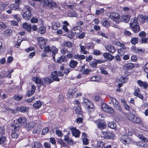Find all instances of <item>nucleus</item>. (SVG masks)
I'll use <instances>...</instances> for the list:
<instances>
[{
	"instance_id": "nucleus-1",
	"label": "nucleus",
	"mask_w": 148,
	"mask_h": 148,
	"mask_svg": "<svg viewBox=\"0 0 148 148\" xmlns=\"http://www.w3.org/2000/svg\"><path fill=\"white\" fill-rule=\"evenodd\" d=\"M82 105L85 108L86 110L89 112H92L94 110V105L88 99H84Z\"/></svg>"
},
{
	"instance_id": "nucleus-2",
	"label": "nucleus",
	"mask_w": 148,
	"mask_h": 148,
	"mask_svg": "<svg viewBox=\"0 0 148 148\" xmlns=\"http://www.w3.org/2000/svg\"><path fill=\"white\" fill-rule=\"evenodd\" d=\"M32 10V8L29 6L27 5L25 7L22 12L23 17L24 19L27 20L30 18L31 16V12Z\"/></svg>"
},
{
	"instance_id": "nucleus-3",
	"label": "nucleus",
	"mask_w": 148,
	"mask_h": 148,
	"mask_svg": "<svg viewBox=\"0 0 148 148\" xmlns=\"http://www.w3.org/2000/svg\"><path fill=\"white\" fill-rule=\"evenodd\" d=\"M26 122V119L25 117H20L18 119L16 123L15 124H12V126L15 127L16 130H20L21 126L24 125Z\"/></svg>"
},
{
	"instance_id": "nucleus-4",
	"label": "nucleus",
	"mask_w": 148,
	"mask_h": 148,
	"mask_svg": "<svg viewBox=\"0 0 148 148\" xmlns=\"http://www.w3.org/2000/svg\"><path fill=\"white\" fill-rule=\"evenodd\" d=\"M125 116L127 119L130 121L137 124H140L141 123L140 119L139 117L134 114L127 113L125 114Z\"/></svg>"
},
{
	"instance_id": "nucleus-5",
	"label": "nucleus",
	"mask_w": 148,
	"mask_h": 148,
	"mask_svg": "<svg viewBox=\"0 0 148 148\" xmlns=\"http://www.w3.org/2000/svg\"><path fill=\"white\" fill-rule=\"evenodd\" d=\"M101 107L103 110L104 112L109 113L110 114H112L114 113L113 108L107 104L105 103L102 104Z\"/></svg>"
},
{
	"instance_id": "nucleus-6",
	"label": "nucleus",
	"mask_w": 148,
	"mask_h": 148,
	"mask_svg": "<svg viewBox=\"0 0 148 148\" xmlns=\"http://www.w3.org/2000/svg\"><path fill=\"white\" fill-rule=\"evenodd\" d=\"M110 98L114 107L116 110L120 111H121V108L117 100L115 98L113 97H110Z\"/></svg>"
},
{
	"instance_id": "nucleus-7",
	"label": "nucleus",
	"mask_w": 148,
	"mask_h": 148,
	"mask_svg": "<svg viewBox=\"0 0 148 148\" xmlns=\"http://www.w3.org/2000/svg\"><path fill=\"white\" fill-rule=\"evenodd\" d=\"M70 129L73 136L76 138H78L79 137L80 132L78 130H77L75 127H70Z\"/></svg>"
},
{
	"instance_id": "nucleus-8",
	"label": "nucleus",
	"mask_w": 148,
	"mask_h": 148,
	"mask_svg": "<svg viewBox=\"0 0 148 148\" xmlns=\"http://www.w3.org/2000/svg\"><path fill=\"white\" fill-rule=\"evenodd\" d=\"M109 17L114 21L118 23L119 18V14L116 13L112 12L110 14Z\"/></svg>"
},
{
	"instance_id": "nucleus-9",
	"label": "nucleus",
	"mask_w": 148,
	"mask_h": 148,
	"mask_svg": "<svg viewBox=\"0 0 148 148\" xmlns=\"http://www.w3.org/2000/svg\"><path fill=\"white\" fill-rule=\"evenodd\" d=\"M120 140L122 143L125 145L130 142V138L126 135L122 136L120 139Z\"/></svg>"
},
{
	"instance_id": "nucleus-10",
	"label": "nucleus",
	"mask_w": 148,
	"mask_h": 148,
	"mask_svg": "<svg viewBox=\"0 0 148 148\" xmlns=\"http://www.w3.org/2000/svg\"><path fill=\"white\" fill-rule=\"evenodd\" d=\"M38 44L40 47L41 49L44 48L45 45V42L44 39L42 37H38L37 38Z\"/></svg>"
},
{
	"instance_id": "nucleus-11",
	"label": "nucleus",
	"mask_w": 148,
	"mask_h": 148,
	"mask_svg": "<svg viewBox=\"0 0 148 148\" xmlns=\"http://www.w3.org/2000/svg\"><path fill=\"white\" fill-rule=\"evenodd\" d=\"M105 48L106 50L112 53H114L116 51L114 46L110 44H108L105 46Z\"/></svg>"
},
{
	"instance_id": "nucleus-12",
	"label": "nucleus",
	"mask_w": 148,
	"mask_h": 148,
	"mask_svg": "<svg viewBox=\"0 0 148 148\" xmlns=\"http://www.w3.org/2000/svg\"><path fill=\"white\" fill-rule=\"evenodd\" d=\"M137 83L140 87H143L144 89H146L148 87V84L147 82L141 80H138Z\"/></svg>"
},
{
	"instance_id": "nucleus-13",
	"label": "nucleus",
	"mask_w": 148,
	"mask_h": 148,
	"mask_svg": "<svg viewBox=\"0 0 148 148\" xmlns=\"http://www.w3.org/2000/svg\"><path fill=\"white\" fill-rule=\"evenodd\" d=\"M45 3L48 6L51 8H56L57 7L56 3L52 0H46Z\"/></svg>"
},
{
	"instance_id": "nucleus-14",
	"label": "nucleus",
	"mask_w": 148,
	"mask_h": 148,
	"mask_svg": "<svg viewBox=\"0 0 148 148\" xmlns=\"http://www.w3.org/2000/svg\"><path fill=\"white\" fill-rule=\"evenodd\" d=\"M134 96H136L141 99L143 98V95L140 93V89L139 88L135 89L134 93Z\"/></svg>"
},
{
	"instance_id": "nucleus-15",
	"label": "nucleus",
	"mask_w": 148,
	"mask_h": 148,
	"mask_svg": "<svg viewBox=\"0 0 148 148\" xmlns=\"http://www.w3.org/2000/svg\"><path fill=\"white\" fill-rule=\"evenodd\" d=\"M14 127L13 129H12V132L11 134L12 137L14 138H16L18 136V131L19 130H16Z\"/></svg>"
},
{
	"instance_id": "nucleus-16",
	"label": "nucleus",
	"mask_w": 148,
	"mask_h": 148,
	"mask_svg": "<svg viewBox=\"0 0 148 148\" xmlns=\"http://www.w3.org/2000/svg\"><path fill=\"white\" fill-rule=\"evenodd\" d=\"M31 88L32 90H31L28 91L26 92V95L28 97L32 95L34 93L36 89V87L34 85H32Z\"/></svg>"
},
{
	"instance_id": "nucleus-17",
	"label": "nucleus",
	"mask_w": 148,
	"mask_h": 148,
	"mask_svg": "<svg viewBox=\"0 0 148 148\" xmlns=\"http://www.w3.org/2000/svg\"><path fill=\"white\" fill-rule=\"evenodd\" d=\"M103 56L105 58L107 59L110 61H112L114 58V57L110 53H106L103 54Z\"/></svg>"
},
{
	"instance_id": "nucleus-18",
	"label": "nucleus",
	"mask_w": 148,
	"mask_h": 148,
	"mask_svg": "<svg viewBox=\"0 0 148 148\" xmlns=\"http://www.w3.org/2000/svg\"><path fill=\"white\" fill-rule=\"evenodd\" d=\"M33 81L36 84H39L40 85H42L43 84L42 80L39 77H35L33 78Z\"/></svg>"
},
{
	"instance_id": "nucleus-19",
	"label": "nucleus",
	"mask_w": 148,
	"mask_h": 148,
	"mask_svg": "<svg viewBox=\"0 0 148 148\" xmlns=\"http://www.w3.org/2000/svg\"><path fill=\"white\" fill-rule=\"evenodd\" d=\"M23 27L27 31L30 32L32 29V26L31 24L25 23L23 24Z\"/></svg>"
},
{
	"instance_id": "nucleus-20",
	"label": "nucleus",
	"mask_w": 148,
	"mask_h": 148,
	"mask_svg": "<svg viewBox=\"0 0 148 148\" xmlns=\"http://www.w3.org/2000/svg\"><path fill=\"white\" fill-rule=\"evenodd\" d=\"M51 75L53 81H60L58 77V73L57 71H55L52 72L51 74Z\"/></svg>"
},
{
	"instance_id": "nucleus-21",
	"label": "nucleus",
	"mask_w": 148,
	"mask_h": 148,
	"mask_svg": "<svg viewBox=\"0 0 148 148\" xmlns=\"http://www.w3.org/2000/svg\"><path fill=\"white\" fill-rule=\"evenodd\" d=\"M132 29L135 33L138 32L140 29V27L138 24H136L130 26Z\"/></svg>"
},
{
	"instance_id": "nucleus-22",
	"label": "nucleus",
	"mask_w": 148,
	"mask_h": 148,
	"mask_svg": "<svg viewBox=\"0 0 148 148\" xmlns=\"http://www.w3.org/2000/svg\"><path fill=\"white\" fill-rule=\"evenodd\" d=\"M16 110L22 112H25L28 111V108L26 107L22 106L16 108Z\"/></svg>"
},
{
	"instance_id": "nucleus-23",
	"label": "nucleus",
	"mask_w": 148,
	"mask_h": 148,
	"mask_svg": "<svg viewBox=\"0 0 148 148\" xmlns=\"http://www.w3.org/2000/svg\"><path fill=\"white\" fill-rule=\"evenodd\" d=\"M79 45L80 49V52L84 54H87V52L85 50L86 49V47L82 45L81 43L79 44Z\"/></svg>"
},
{
	"instance_id": "nucleus-24",
	"label": "nucleus",
	"mask_w": 148,
	"mask_h": 148,
	"mask_svg": "<svg viewBox=\"0 0 148 148\" xmlns=\"http://www.w3.org/2000/svg\"><path fill=\"white\" fill-rule=\"evenodd\" d=\"M69 9L70 10V13L71 14V16H74L75 14V9L74 8V6L73 5H69Z\"/></svg>"
},
{
	"instance_id": "nucleus-25",
	"label": "nucleus",
	"mask_w": 148,
	"mask_h": 148,
	"mask_svg": "<svg viewBox=\"0 0 148 148\" xmlns=\"http://www.w3.org/2000/svg\"><path fill=\"white\" fill-rule=\"evenodd\" d=\"M75 92L76 91L75 90L71 89H69L68 93L66 95L67 97L70 98L73 97Z\"/></svg>"
},
{
	"instance_id": "nucleus-26",
	"label": "nucleus",
	"mask_w": 148,
	"mask_h": 148,
	"mask_svg": "<svg viewBox=\"0 0 148 148\" xmlns=\"http://www.w3.org/2000/svg\"><path fill=\"white\" fill-rule=\"evenodd\" d=\"M35 123L33 122H30L28 124H26V127L27 130H29L32 129L35 126Z\"/></svg>"
},
{
	"instance_id": "nucleus-27",
	"label": "nucleus",
	"mask_w": 148,
	"mask_h": 148,
	"mask_svg": "<svg viewBox=\"0 0 148 148\" xmlns=\"http://www.w3.org/2000/svg\"><path fill=\"white\" fill-rule=\"evenodd\" d=\"M130 24V26L136 24H138L137 18L134 17L131 18Z\"/></svg>"
},
{
	"instance_id": "nucleus-28",
	"label": "nucleus",
	"mask_w": 148,
	"mask_h": 148,
	"mask_svg": "<svg viewBox=\"0 0 148 148\" xmlns=\"http://www.w3.org/2000/svg\"><path fill=\"white\" fill-rule=\"evenodd\" d=\"M125 67L127 70L132 69L134 67L133 64L131 63H129L125 64Z\"/></svg>"
},
{
	"instance_id": "nucleus-29",
	"label": "nucleus",
	"mask_w": 148,
	"mask_h": 148,
	"mask_svg": "<svg viewBox=\"0 0 148 148\" xmlns=\"http://www.w3.org/2000/svg\"><path fill=\"white\" fill-rule=\"evenodd\" d=\"M9 8L11 10H15L19 8V4H12L10 5Z\"/></svg>"
},
{
	"instance_id": "nucleus-30",
	"label": "nucleus",
	"mask_w": 148,
	"mask_h": 148,
	"mask_svg": "<svg viewBox=\"0 0 148 148\" xmlns=\"http://www.w3.org/2000/svg\"><path fill=\"white\" fill-rule=\"evenodd\" d=\"M60 24L58 22H56L52 23V28L54 30H57L60 27Z\"/></svg>"
},
{
	"instance_id": "nucleus-31",
	"label": "nucleus",
	"mask_w": 148,
	"mask_h": 148,
	"mask_svg": "<svg viewBox=\"0 0 148 148\" xmlns=\"http://www.w3.org/2000/svg\"><path fill=\"white\" fill-rule=\"evenodd\" d=\"M97 124L98 127L100 129H103L106 127V125L105 124L102 123L100 122H99L98 121Z\"/></svg>"
},
{
	"instance_id": "nucleus-32",
	"label": "nucleus",
	"mask_w": 148,
	"mask_h": 148,
	"mask_svg": "<svg viewBox=\"0 0 148 148\" xmlns=\"http://www.w3.org/2000/svg\"><path fill=\"white\" fill-rule=\"evenodd\" d=\"M140 21L142 23H144L147 21V16H143L140 15V18H139Z\"/></svg>"
},
{
	"instance_id": "nucleus-33",
	"label": "nucleus",
	"mask_w": 148,
	"mask_h": 148,
	"mask_svg": "<svg viewBox=\"0 0 148 148\" xmlns=\"http://www.w3.org/2000/svg\"><path fill=\"white\" fill-rule=\"evenodd\" d=\"M46 31V28L45 27L41 26L38 29V32L40 34H44Z\"/></svg>"
},
{
	"instance_id": "nucleus-34",
	"label": "nucleus",
	"mask_w": 148,
	"mask_h": 148,
	"mask_svg": "<svg viewBox=\"0 0 148 148\" xmlns=\"http://www.w3.org/2000/svg\"><path fill=\"white\" fill-rule=\"evenodd\" d=\"M32 148H43L42 145L39 142H35Z\"/></svg>"
},
{
	"instance_id": "nucleus-35",
	"label": "nucleus",
	"mask_w": 148,
	"mask_h": 148,
	"mask_svg": "<svg viewBox=\"0 0 148 148\" xmlns=\"http://www.w3.org/2000/svg\"><path fill=\"white\" fill-rule=\"evenodd\" d=\"M74 58L79 60H82L85 58V56L84 55H79L78 54L75 55L74 56Z\"/></svg>"
},
{
	"instance_id": "nucleus-36",
	"label": "nucleus",
	"mask_w": 148,
	"mask_h": 148,
	"mask_svg": "<svg viewBox=\"0 0 148 148\" xmlns=\"http://www.w3.org/2000/svg\"><path fill=\"white\" fill-rule=\"evenodd\" d=\"M108 125L109 127L112 129H115L116 127V124L114 122H108Z\"/></svg>"
},
{
	"instance_id": "nucleus-37",
	"label": "nucleus",
	"mask_w": 148,
	"mask_h": 148,
	"mask_svg": "<svg viewBox=\"0 0 148 148\" xmlns=\"http://www.w3.org/2000/svg\"><path fill=\"white\" fill-rule=\"evenodd\" d=\"M136 136H137V137L143 142H147L148 140V139L142 135L137 134Z\"/></svg>"
},
{
	"instance_id": "nucleus-38",
	"label": "nucleus",
	"mask_w": 148,
	"mask_h": 148,
	"mask_svg": "<svg viewBox=\"0 0 148 148\" xmlns=\"http://www.w3.org/2000/svg\"><path fill=\"white\" fill-rule=\"evenodd\" d=\"M77 62L74 60H71L69 63L70 66L72 68H75L77 65Z\"/></svg>"
},
{
	"instance_id": "nucleus-39",
	"label": "nucleus",
	"mask_w": 148,
	"mask_h": 148,
	"mask_svg": "<svg viewBox=\"0 0 148 148\" xmlns=\"http://www.w3.org/2000/svg\"><path fill=\"white\" fill-rule=\"evenodd\" d=\"M64 139L65 141L67 143L71 144L73 143V141L72 139L67 136L64 137Z\"/></svg>"
},
{
	"instance_id": "nucleus-40",
	"label": "nucleus",
	"mask_w": 148,
	"mask_h": 148,
	"mask_svg": "<svg viewBox=\"0 0 148 148\" xmlns=\"http://www.w3.org/2000/svg\"><path fill=\"white\" fill-rule=\"evenodd\" d=\"M65 60V56H61L58 58L57 60V62L59 63H61Z\"/></svg>"
},
{
	"instance_id": "nucleus-41",
	"label": "nucleus",
	"mask_w": 148,
	"mask_h": 148,
	"mask_svg": "<svg viewBox=\"0 0 148 148\" xmlns=\"http://www.w3.org/2000/svg\"><path fill=\"white\" fill-rule=\"evenodd\" d=\"M34 107L36 109H38L41 106V103L40 101L36 102L33 105Z\"/></svg>"
},
{
	"instance_id": "nucleus-42",
	"label": "nucleus",
	"mask_w": 148,
	"mask_h": 148,
	"mask_svg": "<svg viewBox=\"0 0 148 148\" xmlns=\"http://www.w3.org/2000/svg\"><path fill=\"white\" fill-rule=\"evenodd\" d=\"M44 82L46 84H49L53 82V80L51 79L46 77L44 80Z\"/></svg>"
},
{
	"instance_id": "nucleus-43",
	"label": "nucleus",
	"mask_w": 148,
	"mask_h": 148,
	"mask_svg": "<svg viewBox=\"0 0 148 148\" xmlns=\"http://www.w3.org/2000/svg\"><path fill=\"white\" fill-rule=\"evenodd\" d=\"M75 111L76 114H81L82 113V109L80 106H79L77 107L75 109Z\"/></svg>"
},
{
	"instance_id": "nucleus-44",
	"label": "nucleus",
	"mask_w": 148,
	"mask_h": 148,
	"mask_svg": "<svg viewBox=\"0 0 148 148\" xmlns=\"http://www.w3.org/2000/svg\"><path fill=\"white\" fill-rule=\"evenodd\" d=\"M64 45L65 46L68 47H71L72 46V44L71 42L69 41H66L64 42Z\"/></svg>"
},
{
	"instance_id": "nucleus-45",
	"label": "nucleus",
	"mask_w": 148,
	"mask_h": 148,
	"mask_svg": "<svg viewBox=\"0 0 148 148\" xmlns=\"http://www.w3.org/2000/svg\"><path fill=\"white\" fill-rule=\"evenodd\" d=\"M128 79L127 77L121 76L120 77L119 80L120 82L122 83H125L127 82Z\"/></svg>"
},
{
	"instance_id": "nucleus-46",
	"label": "nucleus",
	"mask_w": 148,
	"mask_h": 148,
	"mask_svg": "<svg viewBox=\"0 0 148 148\" xmlns=\"http://www.w3.org/2000/svg\"><path fill=\"white\" fill-rule=\"evenodd\" d=\"M103 25L106 27H108L110 25V23L107 20H105L103 22Z\"/></svg>"
},
{
	"instance_id": "nucleus-47",
	"label": "nucleus",
	"mask_w": 148,
	"mask_h": 148,
	"mask_svg": "<svg viewBox=\"0 0 148 148\" xmlns=\"http://www.w3.org/2000/svg\"><path fill=\"white\" fill-rule=\"evenodd\" d=\"M136 145L138 146H141L143 147H146L147 146V144L142 142H138L136 143Z\"/></svg>"
},
{
	"instance_id": "nucleus-48",
	"label": "nucleus",
	"mask_w": 148,
	"mask_h": 148,
	"mask_svg": "<svg viewBox=\"0 0 148 148\" xmlns=\"http://www.w3.org/2000/svg\"><path fill=\"white\" fill-rule=\"evenodd\" d=\"M104 144V143L101 141H99L97 142V145L99 148H103Z\"/></svg>"
},
{
	"instance_id": "nucleus-49",
	"label": "nucleus",
	"mask_w": 148,
	"mask_h": 148,
	"mask_svg": "<svg viewBox=\"0 0 148 148\" xmlns=\"http://www.w3.org/2000/svg\"><path fill=\"white\" fill-rule=\"evenodd\" d=\"M97 64L95 60L92 61L89 63V65L95 68L97 67Z\"/></svg>"
},
{
	"instance_id": "nucleus-50",
	"label": "nucleus",
	"mask_w": 148,
	"mask_h": 148,
	"mask_svg": "<svg viewBox=\"0 0 148 148\" xmlns=\"http://www.w3.org/2000/svg\"><path fill=\"white\" fill-rule=\"evenodd\" d=\"M130 17L129 16L125 15L123 16L122 18L124 21L126 23L128 22L130 20Z\"/></svg>"
},
{
	"instance_id": "nucleus-51",
	"label": "nucleus",
	"mask_w": 148,
	"mask_h": 148,
	"mask_svg": "<svg viewBox=\"0 0 148 148\" xmlns=\"http://www.w3.org/2000/svg\"><path fill=\"white\" fill-rule=\"evenodd\" d=\"M93 54L96 56H99L101 55V53L100 51L98 49H95L93 50Z\"/></svg>"
},
{
	"instance_id": "nucleus-52",
	"label": "nucleus",
	"mask_w": 148,
	"mask_h": 148,
	"mask_svg": "<svg viewBox=\"0 0 148 148\" xmlns=\"http://www.w3.org/2000/svg\"><path fill=\"white\" fill-rule=\"evenodd\" d=\"M49 130V129L48 127H45V129L42 130V135H45L48 133Z\"/></svg>"
},
{
	"instance_id": "nucleus-53",
	"label": "nucleus",
	"mask_w": 148,
	"mask_h": 148,
	"mask_svg": "<svg viewBox=\"0 0 148 148\" xmlns=\"http://www.w3.org/2000/svg\"><path fill=\"white\" fill-rule=\"evenodd\" d=\"M131 43L134 44H136L138 42V39L137 38H133L131 39Z\"/></svg>"
},
{
	"instance_id": "nucleus-54",
	"label": "nucleus",
	"mask_w": 148,
	"mask_h": 148,
	"mask_svg": "<svg viewBox=\"0 0 148 148\" xmlns=\"http://www.w3.org/2000/svg\"><path fill=\"white\" fill-rule=\"evenodd\" d=\"M56 134L59 136L61 137L63 135L62 131L57 128L56 129Z\"/></svg>"
},
{
	"instance_id": "nucleus-55",
	"label": "nucleus",
	"mask_w": 148,
	"mask_h": 148,
	"mask_svg": "<svg viewBox=\"0 0 148 148\" xmlns=\"http://www.w3.org/2000/svg\"><path fill=\"white\" fill-rule=\"evenodd\" d=\"M13 98L14 100L16 101H19L21 100L23 98V96H19L18 95H16L14 96Z\"/></svg>"
},
{
	"instance_id": "nucleus-56",
	"label": "nucleus",
	"mask_w": 148,
	"mask_h": 148,
	"mask_svg": "<svg viewBox=\"0 0 148 148\" xmlns=\"http://www.w3.org/2000/svg\"><path fill=\"white\" fill-rule=\"evenodd\" d=\"M51 49V51L52 53H57L58 52V49L54 46L52 47Z\"/></svg>"
},
{
	"instance_id": "nucleus-57",
	"label": "nucleus",
	"mask_w": 148,
	"mask_h": 148,
	"mask_svg": "<svg viewBox=\"0 0 148 148\" xmlns=\"http://www.w3.org/2000/svg\"><path fill=\"white\" fill-rule=\"evenodd\" d=\"M5 133V129L4 126H0V134H3Z\"/></svg>"
},
{
	"instance_id": "nucleus-58",
	"label": "nucleus",
	"mask_w": 148,
	"mask_h": 148,
	"mask_svg": "<svg viewBox=\"0 0 148 148\" xmlns=\"http://www.w3.org/2000/svg\"><path fill=\"white\" fill-rule=\"evenodd\" d=\"M145 49L144 48L141 49L140 48H138L137 52V53H142L145 52Z\"/></svg>"
},
{
	"instance_id": "nucleus-59",
	"label": "nucleus",
	"mask_w": 148,
	"mask_h": 148,
	"mask_svg": "<svg viewBox=\"0 0 148 148\" xmlns=\"http://www.w3.org/2000/svg\"><path fill=\"white\" fill-rule=\"evenodd\" d=\"M40 132V130L39 128H37L36 129L34 128V129L33 133L34 134H38Z\"/></svg>"
},
{
	"instance_id": "nucleus-60",
	"label": "nucleus",
	"mask_w": 148,
	"mask_h": 148,
	"mask_svg": "<svg viewBox=\"0 0 148 148\" xmlns=\"http://www.w3.org/2000/svg\"><path fill=\"white\" fill-rule=\"evenodd\" d=\"M5 34H6L7 36H10V35H11L12 31V30L10 29H7L5 31Z\"/></svg>"
},
{
	"instance_id": "nucleus-61",
	"label": "nucleus",
	"mask_w": 148,
	"mask_h": 148,
	"mask_svg": "<svg viewBox=\"0 0 148 148\" xmlns=\"http://www.w3.org/2000/svg\"><path fill=\"white\" fill-rule=\"evenodd\" d=\"M85 34L84 32H82L79 34L78 35V37L79 38H83L85 35Z\"/></svg>"
},
{
	"instance_id": "nucleus-62",
	"label": "nucleus",
	"mask_w": 148,
	"mask_h": 148,
	"mask_svg": "<svg viewBox=\"0 0 148 148\" xmlns=\"http://www.w3.org/2000/svg\"><path fill=\"white\" fill-rule=\"evenodd\" d=\"M61 52L63 54H65L66 53H69V52L66 49L62 48L61 49Z\"/></svg>"
},
{
	"instance_id": "nucleus-63",
	"label": "nucleus",
	"mask_w": 148,
	"mask_h": 148,
	"mask_svg": "<svg viewBox=\"0 0 148 148\" xmlns=\"http://www.w3.org/2000/svg\"><path fill=\"white\" fill-rule=\"evenodd\" d=\"M44 146L45 148H51L50 143L45 142Z\"/></svg>"
},
{
	"instance_id": "nucleus-64",
	"label": "nucleus",
	"mask_w": 148,
	"mask_h": 148,
	"mask_svg": "<svg viewBox=\"0 0 148 148\" xmlns=\"http://www.w3.org/2000/svg\"><path fill=\"white\" fill-rule=\"evenodd\" d=\"M6 140V138L4 136L0 137V145L3 143Z\"/></svg>"
}]
</instances>
